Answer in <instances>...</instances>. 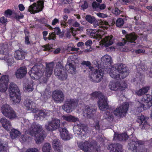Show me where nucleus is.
Wrapping results in <instances>:
<instances>
[{"mask_svg":"<svg viewBox=\"0 0 152 152\" xmlns=\"http://www.w3.org/2000/svg\"><path fill=\"white\" fill-rule=\"evenodd\" d=\"M54 66L53 62H46L45 68L42 64L36 65L28 72V74L32 79L36 80L40 79L44 73L46 77H50L52 75Z\"/></svg>","mask_w":152,"mask_h":152,"instance_id":"f257e3e1","label":"nucleus"},{"mask_svg":"<svg viewBox=\"0 0 152 152\" xmlns=\"http://www.w3.org/2000/svg\"><path fill=\"white\" fill-rule=\"evenodd\" d=\"M108 72L111 77L116 80L124 78L129 73L127 67L122 64H119L117 66H111L108 69Z\"/></svg>","mask_w":152,"mask_h":152,"instance_id":"f03ea898","label":"nucleus"},{"mask_svg":"<svg viewBox=\"0 0 152 152\" xmlns=\"http://www.w3.org/2000/svg\"><path fill=\"white\" fill-rule=\"evenodd\" d=\"M29 134L31 136L35 137L36 142L37 144L41 143L46 136V134L42 131V126L35 124L31 125Z\"/></svg>","mask_w":152,"mask_h":152,"instance_id":"7ed1b4c3","label":"nucleus"},{"mask_svg":"<svg viewBox=\"0 0 152 152\" xmlns=\"http://www.w3.org/2000/svg\"><path fill=\"white\" fill-rule=\"evenodd\" d=\"M10 96L15 103H19L21 100L20 92L17 85L13 83L10 84L9 88Z\"/></svg>","mask_w":152,"mask_h":152,"instance_id":"20e7f679","label":"nucleus"},{"mask_svg":"<svg viewBox=\"0 0 152 152\" xmlns=\"http://www.w3.org/2000/svg\"><path fill=\"white\" fill-rule=\"evenodd\" d=\"M92 97L94 98L98 97V104L99 109L103 111L108 109L109 106L107 98L100 91H94L91 94Z\"/></svg>","mask_w":152,"mask_h":152,"instance_id":"39448f33","label":"nucleus"},{"mask_svg":"<svg viewBox=\"0 0 152 152\" xmlns=\"http://www.w3.org/2000/svg\"><path fill=\"white\" fill-rule=\"evenodd\" d=\"M54 74L56 77L61 80H66L68 75L66 69L60 61L57 63L54 69Z\"/></svg>","mask_w":152,"mask_h":152,"instance_id":"423d86ee","label":"nucleus"},{"mask_svg":"<svg viewBox=\"0 0 152 152\" xmlns=\"http://www.w3.org/2000/svg\"><path fill=\"white\" fill-rule=\"evenodd\" d=\"M142 101L144 103H142L140 102L138 103L137 106L138 109L146 110L149 109L152 106V96L149 94H144L142 96Z\"/></svg>","mask_w":152,"mask_h":152,"instance_id":"0eeeda50","label":"nucleus"},{"mask_svg":"<svg viewBox=\"0 0 152 152\" xmlns=\"http://www.w3.org/2000/svg\"><path fill=\"white\" fill-rule=\"evenodd\" d=\"M78 102L76 99H67L62 106V108L67 113H69L72 112V110L76 108L78 104Z\"/></svg>","mask_w":152,"mask_h":152,"instance_id":"6e6552de","label":"nucleus"},{"mask_svg":"<svg viewBox=\"0 0 152 152\" xmlns=\"http://www.w3.org/2000/svg\"><path fill=\"white\" fill-rule=\"evenodd\" d=\"M130 137L129 142L128 143V147L129 149L131 150L133 152H139V146L144 144V142L138 140L136 137H133L132 134L130 135Z\"/></svg>","mask_w":152,"mask_h":152,"instance_id":"1a4fd4ad","label":"nucleus"},{"mask_svg":"<svg viewBox=\"0 0 152 152\" xmlns=\"http://www.w3.org/2000/svg\"><path fill=\"white\" fill-rule=\"evenodd\" d=\"M2 112L3 115L10 119H13L16 117V113L9 105L6 104L2 108Z\"/></svg>","mask_w":152,"mask_h":152,"instance_id":"9d476101","label":"nucleus"},{"mask_svg":"<svg viewBox=\"0 0 152 152\" xmlns=\"http://www.w3.org/2000/svg\"><path fill=\"white\" fill-rule=\"evenodd\" d=\"M60 120L56 118H53L51 121L48 122L47 124L45 125L46 129L48 131L53 132L60 129Z\"/></svg>","mask_w":152,"mask_h":152,"instance_id":"9b49d317","label":"nucleus"},{"mask_svg":"<svg viewBox=\"0 0 152 152\" xmlns=\"http://www.w3.org/2000/svg\"><path fill=\"white\" fill-rule=\"evenodd\" d=\"M44 1L39 0L37 1V3H34L29 7L28 11L32 14L41 11L44 7Z\"/></svg>","mask_w":152,"mask_h":152,"instance_id":"f8f14e48","label":"nucleus"},{"mask_svg":"<svg viewBox=\"0 0 152 152\" xmlns=\"http://www.w3.org/2000/svg\"><path fill=\"white\" fill-rule=\"evenodd\" d=\"M129 106V104L128 103H124L121 105L117 107L114 110V115L120 117L125 116L128 110Z\"/></svg>","mask_w":152,"mask_h":152,"instance_id":"ddd939ff","label":"nucleus"},{"mask_svg":"<svg viewBox=\"0 0 152 152\" xmlns=\"http://www.w3.org/2000/svg\"><path fill=\"white\" fill-rule=\"evenodd\" d=\"M97 142L95 140L90 141L89 140L85 141L84 142L79 143L78 146L81 149L85 152H89L90 148L96 144Z\"/></svg>","mask_w":152,"mask_h":152,"instance_id":"4468645a","label":"nucleus"},{"mask_svg":"<svg viewBox=\"0 0 152 152\" xmlns=\"http://www.w3.org/2000/svg\"><path fill=\"white\" fill-rule=\"evenodd\" d=\"M52 96L55 102L57 103H61L64 99V94L62 91L56 89L53 91Z\"/></svg>","mask_w":152,"mask_h":152,"instance_id":"2eb2a0df","label":"nucleus"},{"mask_svg":"<svg viewBox=\"0 0 152 152\" xmlns=\"http://www.w3.org/2000/svg\"><path fill=\"white\" fill-rule=\"evenodd\" d=\"M149 117L142 115L138 116L137 120L140 124V127L142 129H147L150 127V125L147 122Z\"/></svg>","mask_w":152,"mask_h":152,"instance_id":"dca6fc26","label":"nucleus"},{"mask_svg":"<svg viewBox=\"0 0 152 152\" xmlns=\"http://www.w3.org/2000/svg\"><path fill=\"white\" fill-rule=\"evenodd\" d=\"M9 76L7 75H2L0 79V91L5 92L8 87Z\"/></svg>","mask_w":152,"mask_h":152,"instance_id":"f3484780","label":"nucleus"},{"mask_svg":"<svg viewBox=\"0 0 152 152\" xmlns=\"http://www.w3.org/2000/svg\"><path fill=\"white\" fill-rule=\"evenodd\" d=\"M93 76L95 79H93L92 77L90 76L89 77L90 80L95 83H99L101 81V80L103 78L104 73L102 70L101 69H98L93 70Z\"/></svg>","mask_w":152,"mask_h":152,"instance_id":"a211bd4d","label":"nucleus"},{"mask_svg":"<svg viewBox=\"0 0 152 152\" xmlns=\"http://www.w3.org/2000/svg\"><path fill=\"white\" fill-rule=\"evenodd\" d=\"M112 63V60L110 56L108 55H105L101 58V64L103 66L104 68L108 69L111 67Z\"/></svg>","mask_w":152,"mask_h":152,"instance_id":"6ab92c4d","label":"nucleus"},{"mask_svg":"<svg viewBox=\"0 0 152 152\" xmlns=\"http://www.w3.org/2000/svg\"><path fill=\"white\" fill-rule=\"evenodd\" d=\"M110 89L115 91H122L125 89L126 87L121 86L120 83L118 81H112L109 84Z\"/></svg>","mask_w":152,"mask_h":152,"instance_id":"aec40b11","label":"nucleus"},{"mask_svg":"<svg viewBox=\"0 0 152 152\" xmlns=\"http://www.w3.org/2000/svg\"><path fill=\"white\" fill-rule=\"evenodd\" d=\"M61 137L64 140H69L72 137L69 133L66 128L65 127L61 128L59 129Z\"/></svg>","mask_w":152,"mask_h":152,"instance_id":"412c9836","label":"nucleus"},{"mask_svg":"<svg viewBox=\"0 0 152 152\" xmlns=\"http://www.w3.org/2000/svg\"><path fill=\"white\" fill-rule=\"evenodd\" d=\"M110 152H122V146L119 143H113L109 145L108 147Z\"/></svg>","mask_w":152,"mask_h":152,"instance_id":"4be33fe9","label":"nucleus"},{"mask_svg":"<svg viewBox=\"0 0 152 152\" xmlns=\"http://www.w3.org/2000/svg\"><path fill=\"white\" fill-rule=\"evenodd\" d=\"M78 131L77 130V134L80 135L82 137H86L87 135V129L86 127L83 124H80L77 125Z\"/></svg>","mask_w":152,"mask_h":152,"instance_id":"5701e85b","label":"nucleus"},{"mask_svg":"<svg viewBox=\"0 0 152 152\" xmlns=\"http://www.w3.org/2000/svg\"><path fill=\"white\" fill-rule=\"evenodd\" d=\"M27 73V68L25 66L20 67L15 73V75L17 78L21 79L26 75Z\"/></svg>","mask_w":152,"mask_h":152,"instance_id":"b1692460","label":"nucleus"},{"mask_svg":"<svg viewBox=\"0 0 152 152\" xmlns=\"http://www.w3.org/2000/svg\"><path fill=\"white\" fill-rule=\"evenodd\" d=\"M100 32L99 30L88 29L86 30V33L93 37V38H102Z\"/></svg>","mask_w":152,"mask_h":152,"instance_id":"393cba45","label":"nucleus"},{"mask_svg":"<svg viewBox=\"0 0 152 152\" xmlns=\"http://www.w3.org/2000/svg\"><path fill=\"white\" fill-rule=\"evenodd\" d=\"M24 104L28 110H30L32 112H34L36 107L35 104L31 100H27L24 102Z\"/></svg>","mask_w":152,"mask_h":152,"instance_id":"a878e982","label":"nucleus"},{"mask_svg":"<svg viewBox=\"0 0 152 152\" xmlns=\"http://www.w3.org/2000/svg\"><path fill=\"white\" fill-rule=\"evenodd\" d=\"M129 137L126 133H123L121 134L115 133L114 134V139L120 141H125L128 139Z\"/></svg>","mask_w":152,"mask_h":152,"instance_id":"bb28decb","label":"nucleus"},{"mask_svg":"<svg viewBox=\"0 0 152 152\" xmlns=\"http://www.w3.org/2000/svg\"><path fill=\"white\" fill-rule=\"evenodd\" d=\"M92 23L93 24L94 26V27H96L97 26H98L99 24L102 25V26L105 27L106 29L107 28L110 26L109 23L107 21L102 20H96L95 19H94L93 23Z\"/></svg>","mask_w":152,"mask_h":152,"instance_id":"cd10ccee","label":"nucleus"},{"mask_svg":"<svg viewBox=\"0 0 152 152\" xmlns=\"http://www.w3.org/2000/svg\"><path fill=\"white\" fill-rule=\"evenodd\" d=\"M1 123L2 126L5 129L7 130H9L11 126V124L10 121L5 118H2L0 121Z\"/></svg>","mask_w":152,"mask_h":152,"instance_id":"c85d7f7f","label":"nucleus"},{"mask_svg":"<svg viewBox=\"0 0 152 152\" xmlns=\"http://www.w3.org/2000/svg\"><path fill=\"white\" fill-rule=\"evenodd\" d=\"M87 116L89 118H92L96 112V110L92 107H91L89 106L86 107L85 110Z\"/></svg>","mask_w":152,"mask_h":152,"instance_id":"c756f323","label":"nucleus"},{"mask_svg":"<svg viewBox=\"0 0 152 152\" xmlns=\"http://www.w3.org/2000/svg\"><path fill=\"white\" fill-rule=\"evenodd\" d=\"M25 53L23 51L18 50L14 53L15 58L17 60H23L25 58Z\"/></svg>","mask_w":152,"mask_h":152,"instance_id":"7c9ffc66","label":"nucleus"},{"mask_svg":"<svg viewBox=\"0 0 152 152\" xmlns=\"http://www.w3.org/2000/svg\"><path fill=\"white\" fill-rule=\"evenodd\" d=\"M122 42H118L117 43V45L118 46H122L124 45L126 43L128 44L129 43H135V41L137 39H122Z\"/></svg>","mask_w":152,"mask_h":152,"instance_id":"2f4dec72","label":"nucleus"},{"mask_svg":"<svg viewBox=\"0 0 152 152\" xmlns=\"http://www.w3.org/2000/svg\"><path fill=\"white\" fill-rule=\"evenodd\" d=\"M34 82L31 81L28 82V83L24 84V88L25 90L28 91H32L34 90Z\"/></svg>","mask_w":152,"mask_h":152,"instance_id":"473e14b6","label":"nucleus"},{"mask_svg":"<svg viewBox=\"0 0 152 152\" xmlns=\"http://www.w3.org/2000/svg\"><path fill=\"white\" fill-rule=\"evenodd\" d=\"M53 146L54 150H58L61 148V145L60 142L58 139H55L53 141Z\"/></svg>","mask_w":152,"mask_h":152,"instance_id":"72a5a7b5","label":"nucleus"},{"mask_svg":"<svg viewBox=\"0 0 152 152\" xmlns=\"http://www.w3.org/2000/svg\"><path fill=\"white\" fill-rule=\"evenodd\" d=\"M62 117L64 120L69 122H74L77 121L78 119L77 118L71 115H63Z\"/></svg>","mask_w":152,"mask_h":152,"instance_id":"f704fd0d","label":"nucleus"},{"mask_svg":"<svg viewBox=\"0 0 152 152\" xmlns=\"http://www.w3.org/2000/svg\"><path fill=\"white\" fill-rule=\"evenodd\" d=\"M10 135L12 139H14L17 137L20 134V132L18 130L13 129L10 132Z\"/></svg>","mask_w":152,"mask_h":152,"instance_id":"c9c22d12","label":"nucleus"},{"mask_svg":"<svg viewBox=\"0 0 152 152\" xmlns=\"http://www.w3.org/2000/svg\"><path fill=\"white\" fill-rule=\"evenodd\" d=\"M8 150L7 143L0 142V152H7Z\"/></svg>","mask_w":152,"mask_h":152,"instance_id":"e433bc0d","label":"nucleus"},{"mask_svg":"<svg viewBox=\"0 0 152 152\" xmlns=\"http://www.w3.org/2000/svg\"><path fill=\"white\" fill-rule=\"evenodd\" d=\"M148 87H144L139 89L136 92L138 96H142L147 92L149 90Z\"/></svg>","mask_w":152,"mask_h":152,"instance_id":"4c0bfd02","label":"nucleus"},{"mask_svg":"<svg viewBox=\"0 0 152 152\" xmlns=\"http://www.w3.org/2000/svg\"><path fill=\"white\" fill-rule=\"evenodd\" d=\"M104 42L103 45L107 48L112 45L113 43V39H103Z\"/></svg>","mask_w":152,"mask_h":152,"instance_id":"58836bf2","label":"nucleus"},{"mask_svg":"<svg viewBox=\"0 0 152 152\" xmlns=\"http://www.w3.org/2000/svg\"><path fill=\"white\" fill-rule=\"evenodd\" d=\"M47 116L46 113L43 111L40 110L36 113L35 117L37 118V119H38L41 118H45L46 116Z\"/></svg>","mask_w":152,"mask_h":152,"instance_id":"ea45409f","label":"nucleus"},{"mask_svg":"<svg viewBox=\"0 0 152 152\" xmlns=\"http://www.w3.org/2000/svg\"><path fill=\"white\" fill-rule=\"evenodd\" d=\"M74 28H71L67 30L65 33V35L66 37H71L72 36L75 37V34L74 33Z\"/></svg>","mask_w":152,"mask_h":152,"instance_id":"a19ab883","label":"nucleus"},{"mask_svg":"<svg viewBox=\"0 0 152 152\" xmlns=\"http://www.w3.org/2000/svg\"><path fill=\"white\" fill-rule=\"evenodd\" d=\"M43 50L44 51H48L49 52H51L53 50V44H47L42 47Z\"/></svg>","mask_w":152,"mask_h":152,"instance_id":"79ce46f5","label":"nucleus"},{"mask_svg":"<svg viewBox=\"0 0 152 152\" xmlns=\"http://www.w3.org/2000/svg\"><path fill=\"white\" fill-rule=\"evenodd\" d=\"M122 33L125 35V38H137V37L136 34L134 33L128 34L127 32L125 30H122Z\"/></svg>","mask_w":152,"mask_h":152,"instance_id":"37998d69","label":"nucleus"},{"mask_svg":"<svg viewBox=\"0 0 152 152\" xmlns=\"http://www.w3.org/2000/svg\"><path fill=\"white\" fill-rule=\"evenodd\" d=\"M68 66L69 67V69H68L67 71L69 73L73 74L76 72V68L75 65L72 63H69Z\"/></svg>","mask_w":152,"mask_h":152,"instance_id":"c03bdc74","label":"nucleus"},{"mask_svg":"<svg viewBox=\"0 0 152 152\" xmlns=\"http://www.w3.org/2000/svg\"><path fill=\"white\" fill-rule=\"evenodd\" d=\"M51 150V146L48 143H45L42 147L43 152H50Z\"/></svg>","mask_w":152,"mask_h":152,"instance_id":"a18cd8bd","label":"nucleus"},{"mask_svg":"<svg viewBox=\"0 0 152 152\" xmlns=\"http://www.w3.org/2000/svg\"><path fill=\"white\" fill-rule=\"evenodd\" d=\"M68 18V17L67 15H63V20L61 22V25L64 28H65L68 26L66 22Z\"/></svg>","mask_w":152,"mask_h":152,"instance_id":"49530a36","label":"nucleus"},{"mask_svg":"<svg viewBox=\"0 0 152 152\" xmlns=\"http://www.w3.org/2000/svg\"><path fill=\"white\" fill-rule=\"evenodd\" d=\"M124 23V20L121 18H118L116 22V25L117 27H120L123 26Z\"/></svg>","mask_w":152,"mask_h":152,"instance_id":"de8ad7c7","label":"nucleus"},{"mask_svg":"<svg viewBox=\"0 0 152 152\" xmlns=\"http://www.w3.org/2000/svg\"><path fill=\"white\" fill-rule=\"evenodd\" d=\"M100 121V119L99 118L98 119L96 120L95 121H94V122L93 124L94 127L95 129L98 130H100V126L99 125V122Z\"/></svg>","mask_w":152,"mask_h":152,"instance_id":"09e8293b","label":"nucleus"},{"mask_svg":"<svg viewBox=\"0 0 152 152\" xmlns=\"http://www.w3.org/2000/svg\"><path fill=\"white\" fill-rule=\"evenodd\" d=\"M95 18L89 15H87L86 17V20L89 23H92L94 21Z\"/></svg>","mask_w":152,"mask_h":152,"instance_id":"8fccbe9b","label":"nucleus"},{"mask_svg":"<svg viewBox=\"0 0 152 152\" xmlns=\"http://www.w3.org/2000/svg\"><path fill=\"white\" fill-rule=\"evenodd\" d=\"M72 26L76 27H77L78 28H77V30L78 31H82L83 29V27L80 26V24L77 21L74 23Z\"/></svg>","mask_w":152,"mask_h":152,"instance_id":"3c124183","label":"nucleus"},{"mask_svg":"<svg viewBox=\"0 0 152 152\" xmlns=\"http://www.w3.org/2000/svg\"><path fill=\"white\" fill-rule=\"evenodd\" d=\"M28 138V137L26 135H21L20 137L19 140L20 142L22 143L26 142Z\"/></svg>","mask_w":152,"mask_h":152,"instance_id":"603ef678","label":"nucleus"},{"mask_svg":"<svg viewBox=\"0 0 152 152\" xmlns=\"http://www.w3.org/2000/svg\"><path fill=\"white\" fill-rule=\"evenodd\" d=\"M12 12L10 9H7L6 10L4 13V15L6 17L10 18V16L12 15Z\"/></svg>","mask_w":152,"mask_h":152,"instance_id":"864d4df0","label":"nucleus"},{"mask_svg":"<svg viewBox=\"0 0 152 152\" xmlns=\"http://www.w3.org/2000/svg\"><path fill=\"white\" fill-rule=\"evenodd\" d=\"M7 22V18L2 16L0 18V23L3 24H5Z\"/></svg>","mask_w":152,"mask_h":152,"instance_id":"5fc2aeb1","label":"nucleus"},{"mask_svg":"<svg viewBox=\"0 0 152 152\" xmlns=\"http://www.w3.org/2000/svg\"><path fill=\"white\" fill-rule=\"evenodd\" d=\"M47 20L46 19H45V18H44L43 19L41 20V22L43 24H45V26L49 28L50 29H52L53 28L52 27L47 24L46 23Z\"/></svg>","mask_w":152,"mask_h":152,"instance_id":"6e6d98bb","label":"nucleus"},{"mask_svg":"<svg viewBox=\"0 0 152 152\" xmlns=\"http://www.w3.org/2000/svg\"><path fill=\"white\" fill-rule=\"evenodd\" d=\"M99 4L96 1H94L92 4V6L94 9L96 10L99 8Z\"/></svg>","mask_w":152,"mask_h":152,"instance_id":"4d7b16f0","label":"nucleus"},{"mask_svg":"<svg viewBox=\"0 0 152 152\" xmlns=\"http://www.w3.org/2000/svg\"><path fill=\"white\" fill-rule=\"evenodd\" d=\"M26 152H39V151L36 148H31L28 149Z\"/></svg>","mask_w":152,"mask_h":152,"instance_id":"13d9d810","label":"nucleus"},{"mask_svg":"<svg viewBox=\"0 0 152 152\" xmlns=\"http://www.w3.org/2000/svg\"><path fill=\"white\" fill-rule=\"evenodd\" d=\"M81 64L83 65H86V66H89V67L91 65V64L90 63V62L89 61H83L81 63Z\"/></svg>","mask_w":152,"mask_h":152,"instance_id":"bf43d9fd","label":"nucleus"},{"mask_svg":"<svg viewBox=\"0 0 152 152\" xmlns=\"http://www.w3.org/2000/svg\"><path fill=\"white\" fill-rule=\"evenodd\" d=\"M24 17L23 14H20V15L15 13V18L17 20H19L22 19Z\"/></svg>","mask_w":152,"mask_h":152,"instance_id":"052dcab7","label":"nucleus"},{"mask_svg":"<svg viewBox=\"0 0 152 152\" xmlns=\"http://www.w3.org/2000/svg\"><path fill=\"white\" fill-rule=\"evenodd\" d=\"M96 15L97 16L100 18H104L107 17V15L106 14H104L103 13H101L100 12L97 13Z\"/></svg>","mask_w":152,"mask_h":152,"instance_id":"680f3d73","label":"nucleus"},{"mask_svg":"<svg viewBox=\"0 0 152 152\" xmlns=\"http://www.w3.org/2000/svg\"><path fill=\"white\" fill-rule=\"evenodd\" d=\"M120 10L117 8H115L113 10V12L115 15H118L120 14Z\"/></svg>","mask_w":152,"mask_h":152,"instance_id":"e2e57ef3","label":"nucleus"},{"mask_svg":"<svg viewBox=\"0 0 152 152\" xmlns=\"http://www.w3.org/2000/svg\"><path fill=\"white\" fill-rule=\"evenodd\" d=\"M14 62V59L13 58L8 59L7 62L8 66H11Z\"/></svg>","mask_w":152,"mask_h":152,"instance_id":"0e129e2a","label":"nucleus"},{"mask_svg":"<svg viewBox=\"0 0 152 152\" xmlns=\"http://www.w3.org/2000/svg\"><path fill=\"white\" fill-rule=\"evenodd\" d=\"M88 7V4L86 1H85L83 2V4L81 5L82 8L84 10L87 9Z\"/></svg>","mask_w":152,"mask_h":152,"instance_id":"69168bd1","label":"nucleus"},{"mask_svg":"<svg viewBox=\"0 0 152 152\" xmlns=\"http://www.w3.org/2000/svg\"><path fill=\"white\" fill-rule=\"evenodd\" d=\"M43 97L45 99V102H46V100L50 98L51 97V95L49 94L45 93L44 94Z\"/></svg>","mask_w":152,"mask_h":152,"instance_id":"338daca9","label":"nucleus"},{"mask_svg":"<svg viewBox=\"0 0 152 152\" xmlns=\"http://www.w3.org/2000/svg\"><path fill=\"white\" fill-rule=\"evenodd\" d=\"M145 52V50L142 49H140L135 50L136 54L143 53Z\"/></svg>","mask_w":152,"mask_h":152,"instance_id":"774afa93","label":"nucleus"}]
</instances>
